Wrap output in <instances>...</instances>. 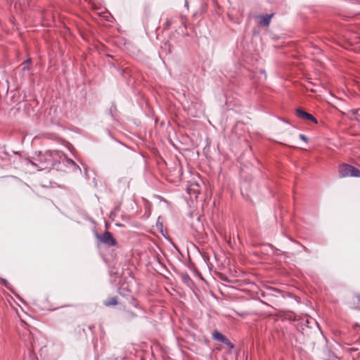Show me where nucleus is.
Here are the masks:
<instances>
[{
	"mask_svg": "<svg viewBox=\"0 0 360 360\" xmlns=\"http://www.w3.org/2000/svg\"><path fill=\"white\" fill-rule=\"evenodd\" d=\"M338 172L341 178L360 177V170L346 163H342L339 166Z\"/></svg>",
	"mask_w": 360,
	"mask_h": 360,
	"instance_id": "f257e3e1",
	"label": "nucleus"
},
{
	"mask_svg": "<svg viewBox=\"0 0 360 360\" xmlns=\"http://www.w3.org/2000/svg\"><path fill=\"white\" fill-rule=\"evenodd\" d=\"M94 235L98 242L108 247L116 246L117 244V240L112 233L108 231H105L103 234H98L97 232H95Z\"/></svg>",
	"mask_w": 360,
	"mask_h": 360,
	"instance_id": "f03ea898",
	"label": "nucleus"
},
{
	"mask_svg": "<svg viewBox=\"0 0 360 360\" xmlns=\"http://www.w3.org/2000/svg\"><path fill=\"white\" fill-rule=\"evenodd\" d=\"M187 193L189 195V200L193 201H202V197L200 193V186L197 183H191L187 188Z\"/></svg>",
	"mask_w": 360,
	"mask_h": 360,
	"instance_id": "7ed1b4c3",
	"label": "nucleus"
},
{
	"mask_svg": "<svg viewBox=\"0 0 360 360\" xmlns=\"http://www.w3.org/2000/svg\"><path fill=\"white\" fill-rule=\"evenodd\" d=\"M296 115L301 119L310 120L314 123H317L316 119L312 115L304 111L300 108L297 109Z\"/></svg>",
	"mask_w": 360,
	"mask_h": 360,
	"instance_id": "20e7f679",
	"label": "nucleus"
},
{
	"mask_svg": "<svg viewBox=\"0 0 360 360\" xmlns=\"http://www.w3.org/2000/svg\"><path fill=\"white\" fill-rule=\"evenodd\" d=\"M274 14L259 15L257 17L258 23L263 26H269Z\"/></svg>",
	"mask_w": 360,
	"mask_h": 360,
	"instance_id": "39448f33",
	"label": "nucleus"
},
{
	"mask_svg": "<svg viewBox=\"0 0 360 360\" xmlns=\"http://www.w3.org/2000/svg\"><path fill=\"white\" fill-rule=\"evenodd\" d=\"M189 205V208H190V211H188V215L189 216L190 218L191 219H193V218H195L197 219L198 221H200V219H201V215L200 214L195 211V210H193V209L194 208V205L195 204H188Z\"/></svg>",
	"mask_w": 360,
	"mask_h": 360,
	"instance_id": "423d86ee",
	"label": "nucleus"
},
{
	"mask_svg": "<svg viewBox=\"0 0 360 360\" xmlns=\"http://www.w3.org/2000/svg\"><path fill=\"white\" fill-rule=\"evenodd\" d=\"M137 317V315L131 311H126L122 315V319L125 322H130L132 320L135 319Z\"/></svg>",
	"mask_w": 360,
	"mask_h": 360,
	"instance_id": "0eeeda50",
	"label": "nucleus"
},
{
	"mask_svg": "<svg viewBox=\"0 0 360 360\" xmlns=\"http://www.w3.org/2000/svg\"><path fill=\"white\" fill-rule=\"evenodd\" d=\"M212 338L214 340H217L219 342L223 343L227 338L225 335H224L221 333H220L217 330H215L212 333Z\"/></svg>",
	"mask_w": 360,
	"mask_h": 360,
	"instance_id": "6e6552de",
	"label": "nucleus"
},
{
	"mask_svg": "<svg viewBox=\"0 0 360 360\" xmlns=\"http://www.w3.org/2000/svg\"><path fill=\"white\" fill-rule=\"evenodd\" d=\"M117 304L118 301L116 297H110L103 301V304L106 307L115 306Z\"/></svg>",
	"mask_w": 360,
	"mask_h": 360,
	"instance_id": "1a4fd4ad",
	"label": "nucleus"
},
{
	"mask_svg": "<svg viewBox=\"0 0 360 360\" xmlns=\"http://www.w3.org/2000/svg\"><path fill=\"white\" fill-rule=\"evenodd\" d=\"M118 292L121 296L126 298L130 296V290H129L128 287L120 288L118 290Z\"/></svg>",
	"mask_w": 360,
	"mask_h": 360,
	"instance_id": "9d476101",
	"label": "nucleus"
},
{
	"mask_svg": "<svg viewBox=\"0 0 360 360\" xmlns=\"http://www.w3.org/2000/svg\"><path fill=\"white\" fill-rule=\"evenodd\" d=\"M352 114L355 116V118L358 120H360V108L358 109H354L351 110Z\"/></svg>",
	"mask_w": 360,
	"mask_h": 360,
	"instance_id": "9b49d317",
	"label": "nucleus"
},
{
	"mask_svg": "<svg viewBox=\"0 0 360 360\" xmlns=\"http://www.w3.org/2000/svg\"><path fill=\"white\" fill-rule=\"evenodd\" d=\"M288 319L290 321L296 322L300 321V316H297V314H293L292 315H290Z\"/></svg>",
	"mask_w": 360,
	"mask_h": 360,
	"instance_id": "f8f14e48",
	"label": "nucleus"
},
{
	"mask_svg": "<svg viewBox=\"0 0 360 360\" xmlns=\"http://www.w3.org/2000/svg\"><path fill=\"white\" fill-rule=\"evenodd\" d=\"M223 344L226 345L230 349H233L235 347V345L228 338L225 340Z\"/></svg>",
	"mask_w": 360,
	"mask_h": 360,
	"instance_id": "ddd939ff",
	"label": "nucleus"
},
{
	"mask_svg": "<svg viewBox=\"0 0 360 360\" xmlns=\"http://www.w3.org/2000/svg\"><path fill=\"white\" fill-rule=\"evenodd\" d=\"M161 219H162V217L160 216L158 218L156 226H157L158 228H161L162 229L163 225H162V221H160Z\"/></svg>",
	"mask_w": 360,
	"mask_h": 360,
	"instance_id": "4468645a",
	"label": "nucleus"
},
{
	"mask_svg": "<svg viewBox=\"0 0 360 360\" xmlns=\"http://www.w3.org/2000/svg\"><path fill=\"white\" fill-rule=\"evenodd\" d=\"M183 278V281H184L185 283H188V282H189V281H191V278H190V277H189V276H188V274H186L185 275H184V276H183V278Z\"/></svg>",
	"mask_w": 360,
	"mask_h": 360,
	"instance_id": "2eb2a0df",
	"label": "nucleus"
},
{
	"mask_svg": "<svg viewBox=\"0 0 360 360\" xmlns=\"http://www.w3.org/2000/svg\"><path fill=\"white\" fill-rule=\"evenodd\" d=\"M270 290H271L274 292H278V293H282V291L277 288H270Z\"/></svg>",
	"mask_w": 360,
	"mask_h": 360,
	"instance_id": "dca6fc26",
	"label": "nucleus"
},
{
	"mask_svg": "<svg viewBox=\"0 0 360 360\" xmlns=\"http://www.w3.org/2000/svg\"><path fill=\"white\" fill-rule=\"evenodd\" d=\"M309 323V321L308 319H306L304 321H302V324L304 326H306V327H309L308 326V324Z\"/></svg>",
	"mask_w": 360,
	"mask_h": 360,
	"instance_id": "f3484780",
	"label": "nucleus"
},
{
	"mask_svg": "<svg viewBox=\"0 0 360 360\" xmlns=\"http://www.w3.org/2000/svg\"><path fill=\"white\" fill-rule=\"evenodd\" d=\"M30 63V60H27L26 62H25L22 65H24L23 66V70H25L27 68H28L27 65Z\"/></svg>",
	"mask_w": 360,
	"mask_h": 360,
	"instance_id": "a211bd4d",
	"label": "nucleus"
},
{
	"mask_svg": "<svg viewBox=\"0 0 360 360\" xmlns=\"http://www.w3.org/2000/svg\"><path fill=\"white\" fill-rule=\"evenodd\" d=\"M300 138L304 141H307V139L304 134H300Z\"/></svg>",
	"mask_w": 360,
	"mask_h": 360,
	"instance_id": "6ab92c4d",
	"label": "nucleus"
},
{
	"mask_svg": "<svg viewBox=\"0 0 360 360\" xmlns=\"http://www.w3.org/2000/svg\"><path fill=\"white\" fill-rule=\"evenodd\" d=\"M297 244L300 246H301L304 250V251H307L308 250V249L305 246H304L302 244H301L300 243H297Z\"/></svg>",
	"mask_w": 360,
	"mask_h": 360,
	"instance_id": "aec40b11",
	"label": "nucleus"
},
{
	"mask_svg": "<svg viewBox=\"0 0 360 360\" xmlns=\"http://www.w3.org/2000/svg\"><path fill=\"white\" fill-rule=\"evenodd\" d=\"M356 298L357 299L358 302H360V294L356 295Z\"/></svg>",
	"mask_w": 360,
	"mask_h": 360,
	"instance_id": "412c9836",
	"label": "nucleus"
},
{
	"mask_svg": "<svg viewBox=\"0 0 360 360\" xmlns=\"http://www.w3.org/2000/svg\"><path fill=\"white\" fill-rule=\"evenodd\" d=\"M94 183H95V186H97V181H94Z\"/></svg>",
	"mask_w": 360,
	"mask_h": 360,
	"instance_id": "4be33fe9",
	"label": "nucleus"
}]
</instances>
